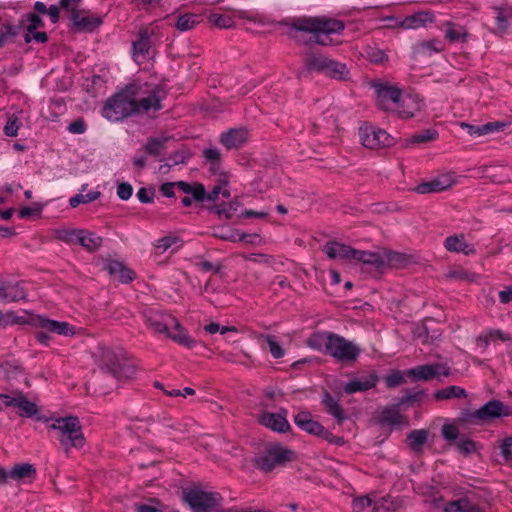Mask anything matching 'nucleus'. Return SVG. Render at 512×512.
<instances>
[{
	"label": "nucleus",
	"mask_w": 512,
	"mask_h": 512,
	"mask_svg": "<svg viewBox=\"0 0 512 512\" xmlns=\"http://www.w3.org/2000/svg\"><path fill=\"white\" fill-rule=\"evenodd\" d=\"M177 188L185 194L191 195L196 202H202L206 197V190L203 184H190L185 181L176 182Z\"/></svg>",
	"instance_id": "nucleus-41"
},
{
	"label": "nucleus",
	"mask_w": 512,
	"mask_h": 512,
	"mask_svg": "<svg viewBox=\"0 0 512 512\" xmlns=\"http://www.w3.org/2000/svg\"><path fill=\"white\" fill-rule=\"evenodd\" d=\"M100 350L102 369L107 373L116 379H128L135 374V367L125 360L122 351H116L109 347H101Z\"/></svg>",
	"instance_id": "nucleus-7"
},
{
	"label": "nucleus",
	"mask_w": 512,
	"mask_h": 512,
	"mask_svg": "<svg viewBox=\"0 0 512 512\" xmlns=\"http://www.w3.org/2000/svg\"><path fill=\"white\" fill-rule=\"evenodd\" d=\"M353 260L361 262L363 264L372 265L376 269H381L385 265V260L379 254L356 249Z\"/></svg>",
	"instance_id": "nucleus-42"
},
{
	"label": "nucleus",
	"mask_w": 512,
	"mask_h": 512,
	"mask_svg": "<svg viewBox=\"0 0 512 512\" xmlns=\"http://www.w3.org/2000/svg\"><path fill=\"white\" fill-rule=\"evenodd\" d=\"M327 75L333 78H343L346 72V66L340 62L329 59L327 63V67L323 71Z\"/></svg>",
	"instance_id": "nucleus-51"
},
{
	"label": "nucleus",
	"mask_w": 512,
	"mask_h": 512,
	"mask_svg": "<svg viewBox=\"0 0 512 512\" xmlns=\"http://www.w3.org/2000/svg\"><path fill=\"white\" fill-rule=\"evenodd\" d=\"M26 296V291L20 282H0V302H17L24 300Z\"/></svg>",
	"instance_id": "nucleus-21"
},
{
	"label": "nucleus",
	"mask_w": 512,
	"mask_h": 512,
	"mask_svg": "<svg viewBox=\"0 0 512 512\" xmlns=\"http://www.w3.org/2000/svg\"><path fill=\"white\" fill-rule=\"evenodd\" d=\"M153 32L147 27L139 30L138 39L133 42V57L137 61L146 59L151 48V37Z\"/></svg>",
	"instance_id": "nucleus-23"
},
{
	"label": "nucleus",
	"mask_w": 512,
	"mask_h": 512,
	"mask_svg": "<svg viewBox=\"0 0 512 512\" xmlns=\"http://www.w3.org/2000/svg\"><path fill=\"white\" fill-rule=\"evenodd\" d=\"M145 324L154 333L164 334L175 343L188 349H193L197 341L181 325L172 314L157 309H148L143 312Z\"/></svg>",
	"instance_id": "nucleus-2"
},
{
	"label": "nucleus",
	"mask_w": 512,
	"mask_h": 512,
	"mask_svg": "<svg viewBox=\"0 0 512 512\" xmlns=\"http://www.w3.org/2000/svg\"><path fill=\"white\" fill-rule=\"evenodd\" d=\"M434 21V15L431 12L420 11L406 16L400 23L404 29H417Z\"/></svg>",
	"instance_id": "nucleus-33"
},
{
	"label": "nucleus",
	"mask_w": 512,
	"mask_h": 512,
	"mask_svg": "<svg viewBox=\"0 0 512 512\" xmlns=\"http://www.w3.org/2000/svg\"><path fill=\"white\" fill-rule=\"evenodd\" d=\"M220 176H221V178L219 179V183L216 184L209 193H206V197H205L206 200L215 201L218 199L220 194H222L223 197H225V198L230 197L229 190L223 189V186H226L228 184V181H227L226 177L223 176V174Z\"/></svg>",
	"instance_id": "nucleus-49"
},
{
	"label": "nucleus",
	"mask_w": 512,
	"mask_h": 512,
	"mask_svg": "<svg viewBox=\"0 0 512 512\" xmlns=\"http://www.w3.org/2000/svg\"><path fill=\"white\" fill-rule=\"evenodd\" d=\"M333 332L318 331L313 333L308 338V346L314 350L324 351L328 354L330 341L332 340Z\"/></svg>",
	"instance_id": "nucleus-38"
},
{
	"label": "nucleus",
	"mask_w": 512,
	"mask_h": 512,
	"mask_svg": "<svg viewBox=\"0 0 512 512\" xmlns=\"http://www.w3.org/2000/svg\"><path fill=\"white\" fill-rule=\"evenodd\" d=\"M286 414V410L278 413L264 412L260 415L259 422L275 432L285 433L290 429Z\"/></svg>",
	"instance_id": "nucleus-17"
},
{
	"label": "nucleus",
	"mask_w": 512,
	"mask_h": 512,
	"mask_svg": "<svg viewBox=\"0 0 512 512\" xmlns=\"http://www.w3.org/2000/svg\"><path fill=\"white\" fill-rule=\"evenodd\" d=\"M417 489L426 504H429L433 509L439 510L441 508L444 499L438 487L430 484H422L419 485Z\"/></svg>",
	"instance_id": "nucleus-30"
},
{
	"label": "nucleus",
	"mask_w": 512,
	"mask_h": 512,
	"mask_svg": "<svg viewBox=\"0 0 512 512\" xmlns=\"http://www.w3.org/2000/svg\"><path fill=\"white\" fill-rule=\"evenodd\" d=\"M461 126L467 130V133L472 137H480L483 135L491 134L494 132L504 131L510 126L508 121H494L488 122L482 125H471L467 123H461Z\"/></svg>",
	"instance_id": "nucleus-19"
},
{
	"label": "nucleus",
	"mask_w": 512,
	"mask_h": 512,
	"mask_svg": "<svg viewBox=\"0 0 512 512\" xmlns=\"http://www.w3.org/2000/svg\"><path fill=\"white\" fill-rule=\"evenodd\" d=\"M37 420L47 423V427L55 432V437L66 455H69L72 448L81 449L85 446L86 440L78 417H37Z\"/></svg>",
	"instance_id": "nucleus-3"
},
{
	"label": "nucleus",
	"mask_w": 512,
	"mask_h": 512,
	"mask_svg": "<svg viewBox=\"0 0 512 512\" xmlns=\"http://www.w3.org/2000/svg\"><path fill=\"white\" fill-rule=\"evenodd\" d=\"M291 28L295 31L312 34L311 42L328 46L332 44L330 35L340 34L345 29V25L341 20L325 16L300 17L294 19Z\"/></svg>",
	"instance_id": "nucleus-4"
},
{
	"label": "nucleus",
	"mask_w": 512,
	"mask_h": 512,
	"mask_svg": "<svg viewBox=\"0 0 512 512\" xmlns=\"http://www.w3.org/2000/svg\"><path fill=\"white\" fill-rule=\"evenodd\" d=\"M496 14V31L498 34H505L509 28V21L512 20V7L510 6H494Z\"/></svg>",
	"instance_id": "nucleus-37"
},
{
	"label": "nucleus",
	"mask_w": 512,
	"mask_h": 512,
	"mask_svg": "<svg viewBox=\"0 0 512 512\" xmlns=\"http://www.w3.org/2000/svg\"><path fill=\"white\" fill-rule=\"evenodd\" d=\"M162 99V90L157 86L131 83L107 99L102 115L109 121H122L134 114L161 110Z\"/></svg>",
	"instance_id": "nucleus-1"
},
{
	"label": "nucleus",
	"mask_w": 512,
	"mask_h": 512,
	"mask_svg": "<svg viewBox=\"0 0 512 512\" xmlns=\"http://www.w3.org/2000/svg\"><path fill=\"white\" fill-rule=\"evenodd\" d=\"M9 404H12L14 408H17L18 415L20 417L31 418L38 414L39 409L38 406L27 399L23 392H17L14 395V400L9 401Z\"/></svg>",
	"instance_id": "nucleus-26"
},
{
	"label": "nucleus",
	"mask_w": 512,
	"mask_h": 512,
	"mask_svg": "<svg viewBox=\"0 0 512 512\" xmlns=\"http://www.w3.org/2000/svg\"><path fill=\"white\" fill-rule=\"evenodd\" d=\"M405 505L404 497L385 496L375 501L373 512H397Z\"/></svg>",
	"instance_id": "nucleus-29"
},
{
	"label": "nucleus",
	"mask_w": 512,
	"mask_h": 512,
	"mask_svg": "<svg viewBox=\"0 0 512 512\" xmlns=\"http://www.w3.org/2000/svg\"><path fill=\"white\" fill-rule=\"evenodd\" d=\"M56 237L68 245H79L89 252L97 251L103 244L101 236L84 229H58Z\"/></svg>",
	"instance_id": "nucleus-8"
},
{
	"label": "nucleus",
	"mask_w": 512,
	"mask_h": 512,
	"mask_svg": "<svg viewBox=\"0 0 512 512\" xmlns=\"http://www.w3.org/2000/svg\"><path fill=\"white\" fill-rule=\"evenodd\" d=\"M329 58L322 55L307 53L305 56V66L309 71L323 72L327 67Z\"/></svg>",
	"instance_id": "nucleus-47"
},
{
	"label": "nucleus",
	"mask_w": 512,
	"mask_h": 512,
	"mask_svg": "<svg viewBox=\"0 0 512 512\" xmlns=\"http://www.w3.org/2000/svg\"><path fill=\"white\" fill-rule=\"evenodd\" d=\"M442 435L448 441L455 440L459 435V429L454 424H445L442 426Z\"/></svg>",
	"instance_id": "nucleus-62"
},
{
	"label": "nucleus",
	"mask_w": 512,
	"mask_h": 512,
	"mask_svg": "<svg viewBox=\"0 0 512 512\" xmlns=\"http://www.w3.org/2000/svg\"><path fill=\"white\" fill-rule=\"evenodd\" d=\"M424 105V101L419 95L402 93L397 107L392 112L402 119H410L419 113Z\"/></svg>",
	"instance_id": "nucleus-14"
},
{
	"label": "nucleus",
	"mask_w": 512,
	"mask_h": 512,
	"mask_svg": "<svg viewBox=\"0 0 512 512\" xmlns=\"http://www.w3.org/2000/svg\"><path fill=\"white\" fill-rule=\"evenodd\" d=\"M443 25L445 27V39L449 42L465 43L468 41L469 32L464 26L452 21H446Z\"/></svg>",
	"instance_id": "nucleus-34"
},
{
	"label": "nucleus",
	"mask_w": 512,
	"mask_h": 512,
	"mask_svg": "<svg viewBox=\"0 0 512 512\" xmlns=\"http://www.w3.org/2000/svg\"><path fill=\"white\" fill-rule=\"evenodd\" d=\"M105 268L111 276L117 277L121 283H130L135 278L134 271L119 261H109Z\"/></svg>",
	"instance_id": "nucleus-32"
},
{
	"label": "nucleus",
	"mask_w": 512,
	"mask_h": 512,
	"mask_svg": "<svg viewBox=\"0 0 512 512\" xmlns=\"http://www.w3.org/2000/svg\"><path fill=\"white\" fill-rule=\"evenodd\" d=\"M322 404L325 411L331 415L338 423H342L347 419V415L339 400L335 399L329 392H325L322 397Z\"/></svg>",
	"instance_id": "nucleus-31"
},
{
	"label": "nucleus",
	"mask_w": 512,
	"mask_h": 512,
	"mask_svg": "<svg viewBox=\"0 0 512 512\" xmlns=\"http://www.w3.org/2000/svg\"><path fill=\"white\" fill-rule=\"evenodd\" d=\"M512 414L509 406L499 400H490L468 416V421L474 425L488 424L496 419Z\"/></svg>",
	"instance_id": "nucleus-9"
},
{
	"label": "nucleus",
	"mask_w": 512,
	"mask_h": 512,
	"mask_svg": "<svg viewBox=\"0 0 512 512\" xmlns=\"http://www.w3.org/2000/svg\"><path fill=\"white\" fill-rule=\"evenodd\" d=\"M425 394L424 391H416V392H407L405 395L398 397L395 399V402L397 403V406H404L413 404L415 402H421L424 398Z\"/></svg>",
	"instance_id": "nucleus-53"
},
{
	"label": "nucleus",
	"mask_w": 512,
	"mask_h": 512,
	"mask_svg": "<svg viewBox=\"0 0 512 512\" xmlns=\"http://www.w3.org/2000/svg\"><path fill=\"white\" fill-rule=\"evenodd\" d=\"M248 141V130L231 128L220 135L219 142L228 150L239 149Z\"/></svg>",
	"instance_id": "nucleus-18"
},
{
	"label": "nucleus",
	"mask_w": 512,
	"mask_h": 512,
	"mask_svg": "<svg viewBox=\"0 0 512 512\" xmlns=\"http://www.w3.org/2000/svg\"><path fill=\"white\" fill-rule=\"evenodd\" d=\"M444 247L450 252L462 253L467 256L476 254L475 246L467 242L462 233L448 236L444 241Z\"/></svg>",
	"instance_id": "nucleus-20"
},
{
	"label": "nucleus",
	"mask_w": 512,
	"mask_h": 512,
	"mask_svg": "<svg viewBox=\"0 0 512 512\" xmlns=\"http://www.w3.org/2000/svg\"><path fill=\"white\" fill-rule=\"evenodd\" d=\"M182 496L193 512H211L220 506L222 501L219 493L206 491L196 485L183 489Z\"/></svg>",
	"instance_id": "nucleus-5"
},
{
	"label": "nucleus",
	"mask_w": 512,
	"mask_h": 512,
	"mask_svg": "<svg viewBox=\"0 0 512 512\" xmlns=\"http://www.w3.org/2000/svg\"><path fill=\"white\" fill-rule=\"evenodd\" d=\"M379 381L375 373L368 376L359 377L347 382L344 386L346 394H354L356 392H364L374 388Z\"/></svg>",
	"instance_id": "nucleus-25"
},
{
	"label": "nucleus",
	"mask_w": 512,
	"mask_h": 512,
	"mask_svg": "<svg viewBox=\"0 0 512 512\" xmlns=\"http://www.w3.org/2000/svg\"><path fill=\"white\" fill-rule=\"evenodd\" d=\"M183 244V240L174 234L166 235L152 243L157 255H162L169 250L174 253L179 250Z\"/></svg>",
	"instance_id": "nucleus-27"
},
{
	"label": "nucleus",
	"mask_w": 512,
	"mask_h": 512,
	"mask_svg": "<svg viewBox=\"0 0 512 512\" xmlns=\"http://www.w3.org/2000/svg\"><path fill=\"white\" fill-rule=\"evenodd\" d=\"M294 452L280 444L270 445L264 451L255 455L252 462L260 471L267 473L274 470L277 466H282L292 461Z\"/></svg>",
	"instance_id": "nucleus-6"
},
{
	"label": "nucleus",
	"mask_w": 512,
	"mask_h": 512,
	"mask_svg": "<svg viewBox=\"0 0 512 512\" xmlns=\"http://www.w3.org/2000/svg\"><path fill=\"white\" fill-rule=\"evenodd\" d=\"M501 455L505 461L512 460V437L505 438L500 444Z\"/></svg>",
	"instance_id": "nucleus-61"
},
{
	"label": "nucleus",
	"mask_w": 512,
	"mask_h": 512,
	"mask_svg": "<svg viewBox=\"0 0 512 512\" xmlns=\"http://www.w3.org/2000/svg\"><path fill=\"white\" fill-rule=\"evenodd\" d=\"M205 162L210 165V171L215 175H222V154L216 147H209L202 152Z\"/></svg>",
	"instance_id": "nucleus-39"
},
{
	"label": "nucleus",
	"mask_w": 512,
	"mask_h": 512,
	"mask_svg": "<svg viewBox=\"0 0 512 512\" xmlns=\"http://www.w3.org/2000/svg\"><path fill=\"white\" fill-rule=\"evenodd\" d=\"M198 23L197 16L194 14L181 15L176 23V28L180 31H188Z\"/></svg>",
	"instance_id": "nucleus-54"
},
{
	"label": "nucleus",
	"mask_w": 512,
	"mask_h": 512,
	"mask_svg": "<svg viewBox=\"0 0 512 512\" xmlns=\"http://www.w3.org/2000/svg\"><path fill=\"white\" fill-rule=\"evenodd\" d=\"M372 87L375 92L376 105L384 111L392 112L397 107L402 90L388 82H374Z\"/></svg>",
	"instance_id": "nucleus-11"
},
{
	"label": "nucleus",
	"mask_w": 512,
	"mask_h": 512,
	"mask_svg": "<svg viewBox=\"0 0 512 512\" xmlns=\"http://www.w3.org/2000/svg\"><path fill=\"white\" fill-rule=\"evenodd\" d=\"M361 353V348L353 341H349L343 336L333 333L330 341L328 355L339 362L352 363L357 360Z\"/></svg>",
	"instance_id": "nucleus-10"
},
{
	"label": "nucleus",
	"mask_w": 512,
	"mask_h": 512,
	"mask_svg": "<svg viewBox=\"0 0 512 512\" xmlns=\"http://www.w3.org/2000/svg\"><path fill=\"white\" fill-rule=\"evenodd\" d=\"M294 423L303 431L320 436L323 432L324 426L318 421L313 419V416L308 411H300L294 416Z\"/></svg>",
	"instance_id": "nucleus-24"
},
{
	"label": "nucleus",
	"mask_w": 512,
	"mask_h": 512,
	"mask_svg": "<svg viewBox=\"0 0 512 512\" xmlns=\"http://www.w3.org/2000/svg\"><path fill=\"white\" fill-rule=\"evenodd\" d=\"M428 440V431L425 429L412 430L406 438L407 444L414 452L422 450Z\"/></svg>",
	"instance_id": "nucleus-44"
},
{
	"label": "nucleus",
	"mask_w": 512,
	"mask_h": 512,
	"mask_svg": "<svg viewBox=\"0 0 512 512\" xmlns=\"http://www.w3.org/2000/svg\"><path fill=\"white\" fill-rule=\"evenodd\" d=\"M263 338L267 342L269 351L275 359H278V358H281L284 356L285 352H284L283 348L280 346V344L278 342H276L274 340V338L271 335H265V336H263Z\"/></svg>",
	"instance_id": "nucleus-58"
},
{
	"label": "nucleus",
	"mask_w": 512,
	"mask_h": 512,
	"mask_svg": "<svg viewBox=\"0 0 512 512\" xmlns=\"http://www.w3.org/2000/svg\"><path fill=\"white\" fill-rule=\"evenodd\" d=\"M365 54L368 60L374 64H382L388 60V55L385 53V51L377 47L368 46L365 49Z\"/></svg>",
	"instance_id": "nucleus-52"
},
{
	"label": "nucleus",
	"mask_w": 512,
	"mask_h": 512,
	"mask_svg": "<svg viewBox=\"0 0 512 512\" xmlns=\"http://www.w3.org/2000/svg\"><path fill=\"white\" fill-rule=\"evenodd\" d=\"M101 193L99 191H89L86 194H77L69 199V204L72 208L77 207L80 204H86L97 200Z\"/></svg>",
	"instance_id": "nucleus-50"
},
{
	"label": "nucleus",
	"mask_w": 512,
	"mask_h": 512,
	"mask_svg": "<svg viewBox=\"0 0 512 512\" xmlns=\"http://www.w3.org/2000/svg\"><path fill=\"white\" fill-rule=\"evenodd\" d=\"M400 406L397 403L393 406H388L382 409L379 415L378 422L381 426H388L391 428H402L409 426L408 417L399 412Z\"/></svg>",
	"instance_id": "nucleus-15"
},
{
	"label": "nucleus",
	"mask_w": 512,
	"mask_h": 512,
	"mask_svg": "<svg viewBox=\"0 0 512 512\" xmlns=\"http://www.w3.org/2000/svg\"><path fill=\"white\" fill-rule=\"evenodd\" d=\"M374 503L375 501L369 496L358 497L352 501V510L353 512H363L366 508H373Z\"/></svg>",
	"instance_id": "nucleus-57"
},
{
	"label": "nucleus",
	"mask_w": 512,
	"mask_h": 512,
	"mask_svg": "<svg viewBox=\"0 0 512 512\" xmlns=\"http://www.w3.org/2000/svg\"><path fill=\"white\" fill-rule=\"evenodd\" d=\"M439 510L443 512H484L478 505L471 503L466 497L448 502L443 501Z\"/></svg>",
	"instance_id": "nucleus-28"
},
{
	"label": "nucleus",
	"mask_w": 512,
	"mask_h": 512,
	"mask_svg": "<svg viewBox=\"0 0 512 512\" xmlns=\"http://www.w3.org/2000/svg\"><path fill=\"white\" fill-rule=\"evenodd\" d=\"M208 21L213 26L221 29H227L234 25L233 18L228 14L211 13L208 16Z\"/></svg>",
	"instance_id": "nucleus-48"
},
{
	"label": "nucleus",
	"mask_w": 512,
	"mask_h": 512,
	"mask_svg": "<svg viewBox=\"0 0 512 512\" xmlns=\"http://www.w3.org/2000/svg\"><path fill=\"white\" fill-rule=\"evenodd\" d=\"M323 251L330 259L338 260H353L355 249L349 245L337 242L329 241L325 244Z\"/></svg>",
	"instance_id": "nucleus-22"
},
{
	"label": "nucleus",
	"mask_w": 512,
	"mask_h": 512,
	"mask_svg": "<svg viewBox=\"0 0 512 512\" xmlns=\"http://www.w3.org/2000/svg\"><path fill=\"white\" fill-rule=\"evenodd\" d=\"M67 130L72 134H83L87 130V125L82 118L72 121Z\"/></svg>",
	"instance_id": "nucleus-64"
},
{
	"label": "nucleus",
	"mask_w": 512,
	"mask_h": 512,
	"mask_svg": "<svg viewBox=\"0 0 512 512\" xmlns=\"http://www.w3.org/2000/svg\"><path fill=\"white\" fill-rule=\"evenodd\" d=\"M20 128L19 120L17 117H11L8 119L4 126V134L9 137H15L18 134Z\"/></svg>",
	"instance_id": "nucleus-60"
},
{
	"label": "nucleus",
	"mask_w": 512,
	"mask_h": 512,
	"mask_svg": "<svg viewBox=\"0 0 512 512\" xmlns=\"http://www.w3.org/2000/svg\"><path fill=\"white\" fill-rule=\"evenodd\" d=\"M361 143L368 149L389 147L394 139L385 130L375 126H361L359 129Z\"/></svg>",
	"instance_id": "nucleus-12"
},
{
	"label": "nucleus",
	"mask_w": 512,
	"mask_h": 512,
	"mask_svg": "<svg viewBox=\"0 0 512 512\" xmlns=\"http://www.w3.org/2000/svg\"><path fill=\"white\" fill-rule=\"evenodd\" d=\"M507 342L511 340V335L500 329H488L483 331L477 338V344L486 349L491 343L496 341Z\"/></svg>",
	"instance_id": "nucleus-35"
},
{
	"label": "nucleus",
	"mask_w": 512,
	"mask_h": 512,
	"mask_svg": "<svg viewBox=\"0 0 512 512\" xmlns=\"http://www.w3.org/2000/svg\"><path fill=\"white\" fill-rule=\"evenodd\" d=\"M454 183L453 177L449 174H445L418 184L415 187V191L418 194L438 193L449 189Z\"/></svg>",
	"instance_id": "nucleus-16"
},
{
	"label": "nucleus",
	"mask_w": 512,
	"mask_h": 512,
	"mask_svg": "<svg viewBox=\"0 0 512 512\" xmlns=\"http://www.w3.org/2000/svg\"><path fill=\"white\" fill-rule=\"evenodd\" d=\"M406 375L414 381H429L438 376H449L450 368L446 364L433 363L413 367L406 371Z\"/></svg>",
	"instance_id": "nucleus-13"
},
{
	"label": "nucleus",
	"mask_w": 512,
	"mask_h": 512,
	"mask_svg": "<svg viewBox=\"0 0 512 512\" xmlns=\"http://www.w3.org/2000/svg\"><path fill=\"white\" fill-rule=\"evenodd\" d=\"M466 390L460 386H448L443 389L437 390L434 393V398L438 401L449 400L454 398H466Z\"/></svg>",
	"instance_id": "nucleus-46"
},
{
	"label": "nucleus",
	"mask_w": 512,
	"mask_h": 512,
	"mask_svg": "<svg viewBox=\"0 0 512 512\" xmlns=\"http://www.w3.org/2000/svg\"><path fill=\"white\" fill-rule=\"evenodd\" d=\"M36 477V469L30 463L16 464L10 470V479L16 481L32 480Z\"/></svg>",
	"instance_id": "nucleus-40"
},
{
	"label": "nucleus",
	"mask_w": 512,
	"mask_h": 512,
	"mask_svg": "<svg viewBox=\"0 0 512 512\" xmlns=\"http://www.w3.org/2000/svg\"><path fill=\"white\" fill-rule=\"evenodd\" d=\"M406 372L400 370H393L385 377V384L388 388H395L405 383Z\"/></svg>",
	"instance_id": "nucleus-56"
},
{
	"label": "nucleus",
	"mask_w": 512,
	"mask_h": 512,
	"mask_svg": "<svg viewBox=\"0 0 512 512\" xmlns=\"http://www.w3.org/2000/svg\"><path fill=\"white\" fill-rule=\"evenodd\" d=\"M18 323V317L12 311L0 310V329H5Z\"/></svg>",
	"instance_id": "nucleus-59"
},
{
	"label": "nucleus",
	"mask_w": 512,
	"mask_h": 512,
	"mask_svg": "<svg viewBox=\"0 0 512 512\" xmlns=\"http://www.w3.org/2000/svg\"><path fill=\"white\" fill-rule=\"evenodd\" d=\"M171 139L170 136L161 135L159 137H151L147 140L144 151L151 156H159L165 148V144Z\"/></svg>",
	"instance_id": "nucleus-45"
},
{
	"label": "nucleus",
	"mask_w": 512,
	"mask_h": 512,
	"mask_svg": "<svg viewBox=\"0 0 512 512\" xmlns=\"http://www.w3.org/2000/svg\"><path fill=\"white\" fill-rule=\"evenodd\" d=\"M133 193V187L128 182H122L117 186V196L121 200H128Z\"/></svg>",
	"instance_id": "nucleus-63"
},
{
	"label": "nucleus",
	"mask_w": 512,
	"mask_h": 512,
	"mask_svg": "<svg viewBox=\"0 0 512 512\" xmlns=\"http://www.w3.org/2000/svg\"><path fill=\"white\" fill-rule=\"evenodd\" d=\"M438 138V132L433 129L423 130L417 134H414L410 138V143H426L429 141L436 140Z\"/></svg>",
	"instance_id": "nucleus-55"
},
{
	"label": "nucleus",
	"mask_w": 512,
	"mask_h": 512,
	"mask_svg": "<svg viewBox=\"0 0 512 512\" xmlns=\"http://www.w3.org/2000/svg\"><path fill=\"white\" fill-rule=\"evenodd\" d=\"M444 50V44L439 39H431L428 41H423L421 43H418L415 48L414 52L418 55L422 56H431L433 53H440Z\"/></svg>",
	"instance_id": "nucleus-43"
},
{
	"label": "nucleus",
	"mask_w": 512,
	"mask_h": 512,
	"mask_svg": "<svg viewBox=\"0 0 512 512\" xmlns=\"http://www.w3.org/2000/svg\"><path fill=\"white\" fill-rule=\"evenodd\" d=\"M71 20L79 29L92 31L99 27L102 23L99 17L86 14L84 12H74L71 15Z\"/></svg>",
	"instance_id": "nucleus-36"
}]
</instances>
